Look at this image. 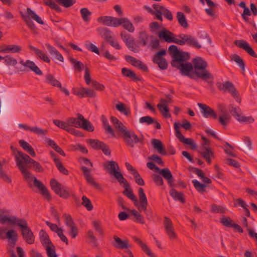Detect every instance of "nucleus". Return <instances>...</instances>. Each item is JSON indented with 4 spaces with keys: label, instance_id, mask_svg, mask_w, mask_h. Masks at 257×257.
Masks as SVG:
<instances>
[{
    "label": "nucleus",
    "instance_id": "a211bd4d",
    "mask_svg": "<svg viewBox=\"0 0 257 257\" xmlns=\"http://www.w3.org/2000/svg\"><path fill=\"white\" fill-rule=\"evenodd\" d=\"M164 226L165 232L170 239L172 240L176 239L177 235L175 231L172 222L169 218L166 216L164 217Z\"/></svg>",
    "mask_w": 257,
    "mask_h": 257
},
{
    "label": "nucleus",
    "instance_id": "8fccbe9b",
    "mask_svg": "<svg viewBox=\"0 0 257 257\" xmlns=\"http://www.w3.org/2000/svg\"><path fill=\"white\" fill-rule=\"evenodd\" d=\"M1 60H4L5 64L8 66H15L18 63L17 59L11 55H7L5 57L1 56Z\"/></svg>",
    "mask_w": 257,
    "mask_h": 257
},
{
    "label": "nucleus",
    "instance_id": "c85d7f7f",
    "mask_svg": "<svg viewBox=\"0 0 257 257\" xmlns=\"http://www.w3.org/2000/svg\"><path fill=\"white\" fill-rule=\"evenodd\" d=\"M174 129L176 132V136L180 142L184 144L189 145L191 148L193 149V141L191 139L185 138L181 133L179 130V126L178 123L176 122L174 123Z\"/></svg>",
    "mask_w": 257,
    "mask_h": 257
},
{
    "label": "nucleus",
    "instance_id": "052dcab7",
    "mask_svg": "<svg viewBox=\"0 0 257 257\" xmlns=\"http://www.w3.org/2000/svg\"><path fill=\"white\" fill-rule=\"evenodd\" d=\"M54 1L65 8H69L76 3V0H54Z\"/></svg>",
    "mask_w": 257,
    "mask_h": 257
},
{
    "label": "nucleus",
    "instance_id": "f8f14e48",
    "mask_svg": "<svg viewBox=\"0 0 257 257\" xmlns=\"http://www.w3.org/2000/svg\"><path fill=\"white\" fill-rule=\"evenodd\" d=\"M201 138L204 142L201 144L198 152L208 164H210L211 158H214V153L212 149L208 147L210 144L209 141L203 136H201Z\"/></svg>",
    "mask_w": 257,
    "mask_h": 257
},
{
    "label": "nucleus",
    "instance_id": "4d7b16f0",
    "mask_svg": "<svg viewBox=\"0 0 257 257\" xmlns=\"http://www.w3.org/2000/svg\"><path fill=\"white\" fill-rule=\"evenodd\" d=\"M69 60L71 63L73 65L74 68L75 70H77L79 72H80L82 70L84 65L82 62L76 60L73 58H70Z\"/></svg>",
    "mask_w": 257,
    "mask_h": 257
},
{
    "label": "nucleus",
    "instance_id": "13d9d810",
    "mask_svg": "<svg viewBox=\"0 0 257 257\" xmlns=\"http://www.w3.org/2000/svg\"><path fill=\"white\" fill-rule=\"evenodd\" d=\"M44 4L49 6L51 9L55 10L58 12H61V8L52 0H44Z\"/></svg>",
    "mask_w": 257,
    "mask_h": 257
},
{
    "label": "nucleus",
    "instance_id": "864d4df0",
    "mask_svg": "<svg viewBox=\"0 0 257 257\" xmlns=\"http://www.w3.org/2000/svg\"><path fill=\"white\" fill-rule=\"evenodd\" d=\"M88 143L93 149L99 150L104 143L98 140L89 139L87 141Z\"/></svg>",
    "mask_w": 257,
    "mask_h": 257
},
{
    "label": "nucleus",
    "instance_id": "4468645a",
    "mask_svg": "<svg viewBox=\"0 0 257 257\" xmlns=\"http://www.w3.org/2000/svg\"><path fill=\"white\" fill-rule=\"evenodd\" d=\"M24 240L28 244H32L35 242V236L26 219L19 226Z\"/></svg>",
    "mask_w": 257,
    "mask_h": 257
},
{
    "label": "nucleus",
    "instance_id": "f3484780",
    "mask_svg": "<svg viewBox=\"0 0 257 257\" xmlns=\"http://www.w3.org/2000/svg\"><path fill=\"white\" fill-rule=\"evenodd\" d=\"M118 182L121 184H123L124 190L123 194L127 197L130 199L134 202V205L137 206L138 204V200L137 197L134 194L132 189L130 188V186L127 180L124 178L123 180H121Z\"/></svg>",
    "mask_w": 257,
    "mask_h": 257
},
{
    "label": "nucleus",
    "instance_id": "ddd939ff",
    "mask_svg": "<svg viewBox=\"0 0 257 257\" xmlns=\"http://www.w3.org/2000/svg\"><path fill=\"white\" fill-rule=\"evenodd\" d=\"M50 186L54 192L60 197L65 199L69 197L70 192L69 188L63 186L56 179H52L50 180Z\"/></svg>",
    "mask_w": 257,
    "mask_h": 257
},
{
    "label": "nucleus",
    "instance_id": "dca6fc26",
    "mask_svg": "<svg viewBox=\"0 0 257 257\" xmlns=\"http://www.w3.org/2000/svg\"><path fill=\"white\" fill-rule=\"evenodd\" d=\"M203 115L205 118L217 119L220 124L223 126H225L229 122L231 118L230 113H203Z\"/></svg>",
    "mask_w": 257,
    "mask_h": 257
},
{
    "label": "nucleus",
    "instance_id": "c756f323",
    "mask_svg": "<svg viewBox=\"0 0 257 257\" xmlns=\"http://www.w3.org/2000/svg\"><path fill=\"white\" fill-rule=\"evenodd\" d=\"M29 48L31 50L34 51L37 58L46 63H50L51 60L48 55L43 51L39 49L32 45H29Z\"/></svg>",
    "mask_w": 257,
    "mask_h": 257
},
{
    "label": "nucleus",
    "instance_id": "5701e85b",
    "mask_svg": "<svg viewBox=\"0 0 257 257\" xmlns=\"http://www.w3.org/2000/svg\"><path fill=\"white\" fill-rule=\"evenodd\" d=\"M234 44L238 47L245 50L250 56L257 58V55L249 45L243 40H235Z\"/></svg>",
    "mask_w": 257,
    "mask_h": 257
},
{
    "label": "nucleus",
    "instance_id": "423d86ee",
    "mask_svg": "<svg viewBox=\"0 0 257 257\" xmlns=\"http://www.w3.org/2000/svg\"><path fill=\"white\" fill-rule=\"evenodd\" d=\"M10 211L7 209H0V223L20 226L25 219L20 218L16 216L10 215Z\"/></svg>",
    "mask_w": 257,
    "mask_h": 257
},
{
    "label": "nucleus",
    "instance_id": "cd10ccee",
    "mask_svg": "<svg viewBox=\"0 0 257 257\" xmlns=\"http://www.w3.org/2000/svg\"><path fill=\"white\" fill-rule=\"evenodd\" d=\"M20 64L26 68L33 71L38 75H42L43 74L42 71L32 61L27 60L26 61H24L23 60H21L20 61Z\"/></svg>",
    "mask_w": 257,
    "mask_h": 257
},
{
    "label": "nucleus",
    "instance_id": "473e14b6",
    "mask_svg": "<svg viewBox=\"0 0 257 257\" xmlns=\"http://www.w3.org/2000/svg\"><path fill=\"white\" fill-rule=\"evenodd\" d=\"M158 173L161 174L162 176L166 179L169 185L172 187L173 184L174 179L171 171L168 168L157 169Z\"/></svg>",
    "mask_w": 257,
    "mask_h": 257
},
{
    "label": "nucleus",
    "instance_id": "6e6552de",
    "mask_svg": "<svg viewBox=\"0 0 257 257\" xmlns=\"http://www.w3.org/2000/svg\"><path fill=\"white\" fill-rule=\"evenodd\" d=\"M185 58L183 60H180L178 62H176L172 64V66L175 67L180 70L182 75L188 76L190 78H193V75L191 74V71L193 70V65L189 62H186L190 58L188 54L184 56Z\"/></svg>",
    "mask_w": 257,
    "mask_h": 257
},
{
    "label": "nucleus",
    "instance_id": "f03ea898",
    "mask_svg": "<svg viewBox=\"0 0 257 257\" xmlns=\"http://www.w3.org/2000/svg\"><path fill=\"white\" fill-rule=\"evenodd\" d=\"M207 66V62L202 57H196L194 58V75L209 84L212 83L214 77L206 69Z\"/></svg>",
    "mask_w": 257,
    "mask_h": 257
},
{
    "label": "nucleus",
    "instance_id": "7ed1b4c3",
    "mask_svg": "<svg viewBox=\"0 0 257 257\" xmlns=\"http://www.w3.org/2000/svg\"><path fill=\"white\" fill-rule=\"evenodd\" d=\"M4 237L5 239H7L9 241L8 249L10 256L17 257L13 248L18 240V233L14 229H9L6 232ZM17 252L19 257H25V252L21 247L18 246L17 247Z\"/></svg>",
    "mask_w": 257,
    "mask_h": 257
},
{
    "label": "nucleus",
    "instance_id": "f257e3e1",
    "mask_svg": "<svg viewBox=\"0 0 257 257\" xmlns=\"http://www.w3.org/2000/svg\"><path fill=\"white\" fill-rule=\"evenodd\" d=\"M17 166L23 175L24 178L31 186L30 183L33 182L34 185L40 191V194L48 201L51 199V196L45 186L38 180L27 167L30 164L32 159L27 154L15 149L13 151Z\"/></svg>",
    "mask_w": 257,
    "mask_h": 257
},
{
    "label": "nucleus",
    "instance_id": "c03bdc74",
    "mask_svg": "<svg viewBox=\"0 0 257 257\" xmlns=\"http://www.w3.org/2000/svg\"><path fill=\"white\" fill-rule=\"evenodd\" d=\"M150 36L145 31L140 32L139 34V42L143 46L147 45L149 43Z\"/></svg>",
    "mask_w": 257,
    "mask_h": 257
},
{
    "label": "nucleus",
    "instance_id": "0e129e2a",
    "mask_svg": "<svg viewBox=\"0 0 257 257\" xmlns=\"http://www.w3.org/2000/svg\"><path fill=\"white\" fill-rule=\"evenodd\" d=\"M112 17L111 16L100 17L97 19V21L98 22L102 23L104 25H106L108 26H110L111 20H112Z\"/></svg>",
    "mask_w": 257,
    "mask_h": 257
},
{
    "label": "nucleus",
    "instance_id": "a18cd8bd",
    "mask_svg": "<svg viewBox=\"0 0 257 257\" xmlns=\"http://www.w3.org/2000/svg\"><path fill=\"white\" fill-rule=\"evenodd\" d=\"M121 25L130 33H133L135 31V27L133 23L127 18H122Z\"/></svg>",
    "mask_w": 257,
    "mask_h": 257
},
{
    "label": "nucleus",
    "instance_id": "6ab92c4d",
    "mask_svg": "<svg viewBox=\"0 0 257 257\" xmlns=\"http://www.w3.org/2000/svg\"><path fill=\"white\" fill-rule=\"evenodd\" d=\"M65 224L70 228L69 234L73 238H75L78 233V229L71 216L69 214H64Z\"/></svg>",
    "mask_w": 257,
    "mask_h": 257
},
{
    "label": "nucleus",
    "instance_id": "5fc2aeb1",
    "mask_svg": "<svg viewBox=\"0 0 257 257\" xmlns=\"http://www.w3.org/2000/svg\"><path fill=\"white\" fill-rule=\"evenodd\" d=\"M80 14L84 22H88L89 21V17L91 15V12L87 8H83L81 9Z\"/></svg>",
    "mask_w": 257,
    "mask_h": 257
},
{
    "label": "nucleus",
    "instance_id": "2f4dec72",
    "mask_svg": "<svg viewBox=\"0 0 257 257\" xmlns=\"http://www.w3.org/2000/svg\"><path fill=\"white\" fill-rule=\"evenodd\" d=\"M232 116L239 122L245 124L252 123L254 119L251 116H246L244 113H232Z\"/></svg>",
    "mask_w": 257,
    "mask_h": 257
},
{
    "label": "nucleus",
    "instance_id": "49530a36",
    "mask_svg": "<svg viewBox=\"0 0 257 257\" xmlns=\"http://www.w3.org/2000/svg\"><path fill=\"white\" fill-rule=\"evenodd\" d=\"M170 195L175 200L181 202L182 203L185 202V199L183 196V194L177 191L174 188H172L170 191Z\"/></svg>",
    "mask_w": 257,
    "mask_h": 257
},
{
    "label": "nucleus",
    "instance_id": "680f3d73",
    "mask_svg": "<svg viewBox=\"0 0 257 257\" xmlns=\"http://www.w3.org/2000/svg\"><path fill=\"white\" fill-rule=\"evenodd\" d=\"M231 60L236 62L241 69L244 71L245 70V64L243 60L240 58L239 56L237 54H234L231 57Z\"/></svg>",
    "mask_w": 257,
    "mask_h": 257
},
{
    "label": "nucleus",
    "instance_id": "69168bd1",
    "mask_svg": "<svg viewBox=\"0 0 257 257\" xmlns=\"http://www.w3.org/2000/svg\"><path fill=\"white\" fill-rule=\"evenodd\" d=\"M245 143L246 144V146H245L242 143H238V145L242 147L245 151H249L251 150V141L249 138L245 137L244 139Z\"/></svg>",
    "mask_w": 257,
    "mask_h": 257
},
{
    "label": "nucleus",
    "instance_id": "79ce46f5",
    "mask_svg": "<svg viewBox=\"0 0 257 257\" xmlns=\"http://www.w3.org/2000/svg\"><path fill=\"white\" fill-rule=\"evenodd\" d=\"M19 144L22 148L27 152L31 156L34 157L36 156V153L34 149L29 143L24 140H21L19 141Z\"/></svg>",
    "mask_w": 257,
    "mask_h": 257
},
{
    "label": "nucleus",
    "instance_id": "b1692460",
    "mask_svg": "<svg viewBox=\"0 0 257 257\" xmlns=\"http://www.w3.org/2000/svg\"><path fill=\"white\" fill-rule=\"evenodd\" d=\"M123 136L127 145L131 148H134V144L140 141L138 137L134 132L128 131Z\"/></svg>",
    "mask_w": 257,
    "mask_h": 257
},
{
    "label": "nucleus",
    "instance_id": "774afa93",
    "mask_svg": "<svg viewBox=\"0 0 257 257\" xmlns=\"http://www.w3.org/2000/svg\"><path fill=\"white\" fill-rule=\"evenodd\" d=\"M85 46L88 50L97 54H99L98 48L93 44L87 41L86 42Z\"/></svg>",
    "mask_w": 257,
    "mask_h": 257
},
{
    "label": "nucleus",
    "instance_id": "2eb2a0df",
    "mask_svg": "<svg viewBox=\"0 0 257 257\" xmlns=\"http://www.w3.org/2000/svg\"><path fill=\"white\" fill-rule=\"evenodd\" d=\"M169 52L173 58L171 62V65L183 60V59L185 58L184 56L188 54V53L179 51L175 45H171L169 47Z\"/></svg>",
    "mask_w": 257,
    "mask_h": 257
},
{
    "label": "nucleus",
    "instance_id": "9b49d317",
    "mask_svg": "<svg viewBox=\"0 0 257 257\" xmlns=\"http://www.w3.org/2000/svg\"><path fill=\"white\" fill-rule=\"evenodd\" d=\"M103 167L110 175H113L117 181L123 179L118 164L114 161H107L103 164Z\"/></svg>",
    "mask_w": 257,
    "mask_h": 257
},
{
    "label": "nucleus",
    "instance_id": "e433bc0d",
    "mask_svg": "<svg viewBox=\"0 0 257 257\" xmlns=\"http://www.w3.org/2000/svg\"><path fill=\"white\" fill-rule=\"evenodd\" d=\"M217 108L218 111L221 112H227V111H229L230 112H237L240 111V109L239 107H234L232 104H230L227 106L223 104L219 103L217 104Z\"/></svg>",
    "mask_w": 257,
    "mask_h": 257
},
{
    "label": "nucleus",
    "instance_id": "338daca9",
    "mask_svg": "<svg viewBox=\"0 0 257 257\" xmlns=\"http://www.w3.org/2000/svg\"><path fill=\"white\" fill-rule=\"evenodd\" d=\"M211 211L214 213H224L225 209L222 206L213 204L211 206Z\"/></svg>",
    "mask_w": 257,
    "mask_h": 257
},
{
    "label": "nucleus",
    "instance_id": "a19ab883",
    "mask_svg": "<svg viewBox=\"0 0 257 257\" xmlns=\"http://www.w3.org/2000/svg\"><path fill=\"white\" fill-rule=\"evenodd\" d=\"M121 73L123 75L131 78L132 80L134 81H138L141 80V79L139 77L137 74L131 69L126 68H123L121 69Z\"/></svg>",
    "mask_w": 257,
    "mask_h": 257
},
{
    "label": "nucleus",
    "instance_id": "7c9ffc66",
    "mask_svg": "<svg viewBox=\"0 0 257 257\" xmlns=\"http://www.w3.org/2000/svg\"><path fill=\"white\" fill-rule=\"evenodd\" d=\"M81 170L82 171L85 179L87 183L95 188H98L99 185L95 182L94 179L92 177L90 174V170L84 166H82Z\"/></svg>",
    "mask_w": 257,
    "mask_h": 257
},
{
    "label": "nucleus",
    "instance_id": "c9c22d12",
    "mask_svg": "<svg viewBox=\"0 0 257 257\" xmlns=\"http://www.w3.org/2000/svg\"><path fill=\"white\" fill-rule=\"evenodd\" d=\"M111 121L114 125V126L119 132L122 134L123 136L129 131L127 128L117 118L111 116L110 118Z\"/></svg>",
    "mask_w": 257,
    "mask_h": 257
},
{
    "label": "nucleus",
    "instance_id": "6e6d98bb",
    "mask_svg": "<svg viewBox=\"0 0 257 257\" xmlns=\"http://www.w3.org/2000/svg\"><path fill=\"white\" fill-rule=\"evenodd\" d=\"M166 54V51L165 49L162 50L157 52L154 56L153 61L154 63H158V61L165 59L163 56Z\"/></svg>",
    "mask_w": 257,
    "mask_h": 257
},
{
    "label": "nucleus",
    "instance_id": "9d476101",
    "mask_svg": "<svg viewBox=\"0 0 257 257\" xmlns=\"http://www.w3.org/2000/svg\"><path fill=\"white\" fill-rule=\"evenodd\" d=\"M216 86L219 90L224 93L228 92L236 101L240 102L241 98L239 97V94L234 85L231 82L228 81L223 83L218 82L216 83Z\"/></svg>",
    "mask_w": 257,
    "mask_h": 257
},
{
    "label": "nucleus",
    "instance_id": "e2e57ef3",
    "mask_svg": "<svg viewBox=\"0 0 257 257\" xmlns=\"http://www.w3.org/2000/svg\"><path fill=\"white\" fill-rule=\"evenodd\" d=\"M82 204L88 210L91 211L93 209V205L89 199L85 196H83L82 197Z\"/></svg>",
    "mask_w": 257,
    "mask_h": 257
},
{
    "label": "nucleus",
    "instance_id": "de8ad7c7",
    "mask_svg": "<svg viewBox=\"0 0 257 257\" xmlns=\"http://www.w3.org/2000/svg\"><path fill=\"white\" fill-rule=\"evenodd\" d=\"M46 81L47 83L50 84L53 86L57 87H61V83L52 74H49L46 75Z\"/></svg>",
    "mask_w": 257,
    "mask_h": 257
},
{
    "label": "nucleus",
    "instance_id": "412c9836",
    "mask_svg": "<svg viewBox=\"0 0 257 257\" xmlns=\"http://www.w3.org/2000/svg\"><path fill=\"white\" fill-rule=\"evenodd\" d=\"M120 35L121 39L130 50L135 53L138 52L137 49L134 46L135 40L131 35L125 31H122L120 33Z\"/></svg>",
    "mask_w": 257,
    "mask_h": 257
},
{
    "label": "nucleus",
    "instance_id": "bb28decb",
    "mask_svg": "<svg viewBox=\"0 0 257 257\" xmlns=\"http://www.w3.org/2000/svg\"><path fill=\"white\" fill-rule=\"evenodd\" d=\"M198 39L200 41V43L196 40L194 39V47L197 49H200L201 48V44L205 45L207 42L211 43V40L208 36L207 34L205 32H198Z\"/></svg>",
    "mask_w": 257,
    "mask_h": 257
},
{
    "label": "nucleus",
    "instance_id": "f704fd0d",
    "mask_svg": "<svg viewBox=\"0 0 257 257\" xmlns=\"http://www.w3.org/2000/svg\"><path fill=\"white\" fill-rule=\"evenodd\" d=\"M133 239L141 247L142 249L149 256L156 257L155 255L151 251L148 246L144 243L142 240L137 236H133Z\"/></svg>",
    "mask_w": 257,
    "mask_h": 257
},
{
    "label": "nucleus",
    "instance_id": "1a4fd4ad",
    "mask_svg": "<svg viewBox=\"0 0 257 257\" xmlns=\"http://www.w3.org/2000/svg\"><path fill=\"white\" fill-rule=\"evenodd\" d=\"M194 172L200 178L204 184L200 183L196 180H194V187L201 193H203L206 191L205 188L207 187L206 184H211V180L209 178L205 176L204 173L200 169L194 168Z\"/></svg>",
    "mask_w": 257,
    "mask_h": 257
},
{
    "label": "nucleus",
    "instance_id": "39448f33",
    "mask_svg": "<svg viewBox=\"0 0 257 257\" xmlns=\"http://www.w3.org/2000/svg\"><path fill=\"white\" fill-rule=\"evenodd\" d=\"M67 120L69 126L81 128L90 132L94 131L92 124L81 114H79L77 118L69 117Z\"/></svg>",
    "mask_w": 257,
    "mask_h": 257
},
{
    "label": "nucleus",
    "instance_id": "3c124183",
    "mask_svg": "<svg viewBox=\"0 0 257 257\" xmlns=\"http://www.w3.org/2000/svg\"><path fill=\"white\" fill-rule=\"evenodd\" d=\"M28 168H33L37 172H42L44 171V169L40 163L32 159L28 166Z\"/></svg>",
    "mask_w": 257,
    "mask_h": 257
},
{
    "label": "nucleus",
    "instance_id": "4c0bfd02",
    "mask_svg": "<svg viewBox=\"0 0 257 257\" xmlns=\"http://www.w3.org/2000/svg\"><path fill=\"white\" fill-rule=\"evenodd\" d=\"M97 32L106 42L112 38V33L108 28L100 27L97 29Z\"/></svg>",
    "mask_w": 257,
    "mask_h": 257
},
{
    "label": "nucleus",
    "instance_id": "aec40b11",
    "mask_svg": "<svg viewBox=\"0 0 257 257\" xmlns=\"http://www.w3.org/2000/svg\"><path fill=\"white\" fill-rule=\"evenodd\" d=\"M138 193L140 203L138 202V205L136 206L138 207L139 211L141 212L143 211L145 213L147 214V212H149V211L147 210L148 201L143 188H140L139 189Z\"/></svg>",
    "mask_w": 257,
    "mask_h": 257
},
{
    "label": "nucleus",
    "instance_id": "72a5a7b5",
    "mask_svg": "<svg viewBox=\"0 0 257 257\" xmlns=\"http://www.w3.org/2000/svg\"><path fill=\"white\" fill-rule=\"evenodd\" d=\"M22 51V47L17 45H7L2 47L1 52L5 53H19Z\"/></svg>",
    "mask_w": 257,
    "mask_h": 257
},
{
    "label": "nucleus",
    "instance_id": "09e8293b",
    "mask_svg": "<svg viewBox=\"0 0 257 257\" xmlns=\"http://www.w3.org/2000/svg\"><path fill=\"white\" fill-rule=\"evenodd\" d=\"M177 20L181 27L186 29L188 27V24L184 14L182 12H177L176 16Z\"/></svg>",
    "mask_w": 257,
    "mask_h": 257
},
{
    "label": "nucleus",
    "instance_id": "37998d69",
    "mask_svg": "<svg viewBox=\"0 0 257 257\" xmlns=\"http://www.w3.org/2000/svg\"><path fill=\"white\" fill-rule=\"evenodd\" d=\"M178 37L180 38L181 39L176 38V40L181 42V43H177V44L183 45L186 43L189 45H193V38L191 36L185 34H180Z\"/></svg>",
    "mask_w": 257,
    "mask_h": 257
},
{
    "label": "nucleus",
    "instance_id": "ea45409f",
    "mask_svg": "<svg viewBox=\"0 0 257 257\" xmlns=\"http://www.w3.org/2000/svg\"><path fill=\"white\" fill-rule=\"evenodd\" d=\"M75 94L81 97H84L85 95L88 97H95L96 93L93 90L82 87L78 91L75 92Z\"/></svg>",
    "mask_w": 257,
    "mask_h": 257
},
{
    "label": "nucleus",
    "instance_id": "4be33fe9",
    "mask_svg": "<svg viewBox=\"0 0 257 257\" xmlns=\"http://www.w3.org/2000/svg\"><path fill=\"white\" fill-rule=\"evenodd\" d=\"M158 36L161 40H163L167 43H181V42L176 40L175 35L173 33L166 29L159 32Z\"/></svg>",
    "mask_w": 257,
    "mask_h": 257
},
{
    "label": "nucleus",
    "instance_id": "58836bf2",
    "mask_svg": "<svg viewBox=\"0 0 257 257\" xmlns=\"http://www.w3.org/2000/svg\"><path fill=\"white\" fill-rule=\"evenodd\" d=\"M152 145L154 149H156L159 154L163 155H166L167 152L160 140L155 139H153L152 140Z\"/></svg>",
    "mask_w": 257,
    "mask_h": 257
},
{
    "label": "nucleus",
    "instance_id": "393cba45",
    "mask_svg": "<svg viewBox=\"0 0 257 257\" xmlns=\"http://www.w3.org/2000/svg\"><path fill=\"white\" fill-rule=\"evenodd\" d=\"M125 59L126 61L132 64L133 66L138 67L141 70L144 72H147L148 70V68L144 63L141 60L136 59V58L129 56L125 55Z\"/></svg>",
    "mask_w": 257,
    "mask_h": 257
},
{
    "label": "nucleus",
    "instance_id": "bf43d9fd",
    "mask_svg": "<svg viewBox=\"0 0 257 257\" xmlns=\"http://www.w3.org/2000/svg\"><path fill=\"white\" fill-rule=\"evenodd\" d=\"M131 214L136 218V221L141 224H144L145 221L144 217L136 210L133 209L130 211Z\"/></svg>",
    "mask_w": 257,
    "mask_h": 257
},
{
    "label": "nucleus",
    "instance_id": "20e7f679",
    "mask_svg": "<svg viewBox=\"0 0 257 257\" xmlns=\"http://www.w3.org/2000/svg\"><path fill=\"white\" fill-rule=\"evenodd\" d=\"M20 14L27 26L34 33H37V28L31 19L41 25L44 24L41 18L30 8H27L26 14H24L22 11L20 12Z\"/></svg>",
    "mask_w": 257,
    "mask_h": 257
},
{
    "label": "nucleus",
    "instance_id": "a878e982",
    "mask_svg": "<svg viewBox=\"0 0 257 257\" xmlns=\"http://www.w3.org/2000/svg\"><path fill=\"white\" fill-rule=\"evenodd\" d=\"M114 240L111 242L112 245L116 248L120 249H130L131 247L127 239L121 240L116 235L113 236Z\"/></svg>",
    "mask_w": 257,
    "mask_h": 257
},
{
    "label": "nucleus",
    "instance_id": "0eeeda50",
    "mask_svg": "<svg viewBox=\"0 0 257 257\" xmlns=\"http://www.w3.org/2000/svg\"><path fill=\"white\" fill-rule=\"evenodd\" d=\"M40 239L41 243L45 248L48 257H58L55 251V247L50 239L47 233L44 230L40 231Z\"/></svg>",
    "mask_w": 257,
    "mask_h": 257
},
{
    "label": "nucleus",
    "instance_id": "603ef678",
    "mask_svg": "<svg viewBox=\"0 0 257 257\" xmlns=\"http://www.w3.org/2000/svg\"><path fill=\"white\" fill-rule=\"evenodd\" d=\"M157 107L161 112H168L169 110L168 106V101L165 99H161Z\"/></svg>",
    "mask_w": 257,
    "mask_h": 257
}]
</instances>
